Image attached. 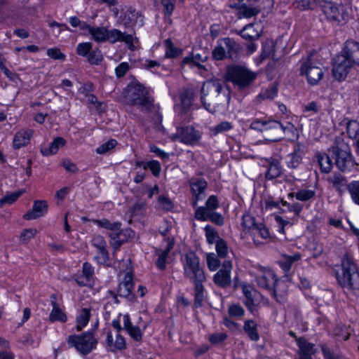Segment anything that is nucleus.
Returning <instances> with one entry per match:
<instances>
[{"instance_id": "obj_48", "label": "nucleus", "mask_w": 359, "mask_h": 359, "mask_svg": "<svg viewBox=\"0 0 359 359\" xmlns=\"http://www.w3.org/2000/svg\"><path fill=\"white\" fill-rule=\"evenodd\" d=\"M233 128L231 123L229 121H222L219 124L210 128L211 134L214 136L219 133L227 132Z\"/></svg>"}, {"instance_id": "obj_42", "label": "nucleus", "mask_w": 359, "mask_h": 359, "mask_svg": "<svg viewBox=\"0 0 359 359\" xmlns=\"http://www.w3.org/2000/svg\"><path fill=\"white\" fill-rule=\"evenodd\" d=\"M302 162V155L299 149L294 150L287 156L286 163L288 168H297Z\"/></svg>"}, {"instance_id": "obj_44", "label": "nucleus", "mask_w": 359, "mask_h": 359, "mask_svg": "<svg viewBox=\"0 0 359 359\" xmlns=\"http://www.w3.org/2000/svg\"><path fill=\"white\" fill-rule=\"evenodd\" d=\"M205 235L209 244L217 243L219 240H222L219 236L217 231L210 225H206L204 228Z\"/></svg>"}, {"instance_id": "obj_61", "label": "nucleus", "mask_w": 359, "mask_h": 359, "mask_svg": "<svg viewBox=\"0 0 359 359\" xmlns=\"http://www.w3.org/2000/svg\"><path fill=\"white\" fill-rule=\"evenodd\" d=\"M317 0H296L297 7L302 9H312L316 5Z\"/></svg>"}, {"instance_id": "obj_43", "label": "nucleus", "mask_w": 359, "mask_h": 359, "mask_svg": "<svg viewBox=\"0 0 359 359\" xmlns=\"http://www.w3.org/2000/svg\"><path fill=\"white\" fill-rule=\"evenodd\" d=\"M281 173V167L278 161H273L269 163L266 177L268 180H272L278 177Z\"/></svg>"}, {"instance_id": "obj_11", "label": "nucleus", "mask_w": 359, "mask_h": 359, "mask_svg": "<svg viewBox=\"0 0 359 359\" xmlns=\"http://www.w3.org/2000/svg\"><path fill=\"white\" fill-rule=\"evenodd\" d=\"M67 342L83 355L90 353L97 344L93 331L86 332L81 335H70L67 338Z\"/></svg>"}, {"instance_id": "obj_22", "label": "nucleus", "mask_w": 359, "mask_h": 359, "mask_svg": "<svg viewBox=\"0 0 359 359\" xmlns=\"http://www.w3.org/2000/svg\"><path fill=\"white\" fill-rule=\"evenodd\" d=\"M48 212V203L46 201L36 200L33 203L32 208L25 215L24 219L34 220L44 216Z\"/></svg>"}, {"instance_id": "obj_31", "label": "nucleus", "mask_w": 359, "mask_h": 359, "mask_svg": "<svg viewBox=\"0 0 359 359\" xmlns=\"http://www.w3.org/2000/svg\"><path fill=\"white\" fill-rule=\"evenodd\" d=\"M344 122L346 126V133L347 136L353 140L359 138V122L348 118L344 119Z\"/></svg>"}, {"instance_id": "obj_52", "label": "nucleus", "mask_w": 359, "mask_h": 359, "mask_svg": "<svg viewBox=\"0 0 359 359\" xmlns=\"http://www.w3.org/2000/svg\"><path fill=\"white\" fill-rule=\"evenodd\" d=\"M94 223L98 226L102 227L109 230L117 231L120 229L121 224L118 222L111 223L107 219L95 220Z\"/></svg>"}, {"instance_id": "obj_46", "label": "nucleus", "mask_w": 359, "mask_h": 359, "mask_svg": "<svg viewBox=\"0 0 359 359\" xmlns=\"http://www.w3.org/2000/svg\"><path fill=\"white\" fill-rule=\"evenodd\" d=\"M260 12V8L256 6H242L239 9V14L245 18H250L257 15Z\"/></svg>"}, {"instance_id": "obj_3", "label": "nucleus", "mask_w": 359, "mask_h": 359, "mask_svg": "<svg viewBox=\"0 0 359 359\" xmlns=\"http://www.w3.org/2000/svg\"><path fill=\"white\" fill-rule=\"evenodd\" d=\"M355 64L353 46H344L332 60V76L337 81H344Z\"/></svg>"}, {"instance_id": "obj_20", "label": "nucleus", "mask_w": 359, "mask_h": 359, "mask_svg": "<svg viewBox=\"0 0 359 359\" xmlns=\"http://www.w3.org/2000/svg\"><path fill=\"white\" fill-rule=\"evenodd\" d=\"M106 348L111 352H116L126 348L125 338L121 333L109 331L107 334Z\"/></svg>"}, {"instance_id": "obj_6", "label": "nucleus", "mask_w": 359, "mask_h": 359, "mask_svg": "<svg viewBox=\"0 0 359 359\" xmlns=\"http://www.w3.org/2000/svg\"><path fill=\"white\" fill-rule=\"evenodd\" d=\"M256 78V73L241 65H231L226 70L227 80L239 90L249 87Z\"/></svg>"}, {"instance_id": "obj_56", "label": "nucleus", "mask_w": 359, "mask_h": 359, "mask_svg": "<svg viewBox=\"0 0 359 359\" xmlns=\"http://www.w3.org/2000/svg\"><path fill=\"white\" fill-rule=\"evenodd\" d=\"M176 0H161L163 11L165 15L170 16L175 9Z\"/></svg>"}, {"instance_id": "obj_14", "label": "nucleus", "mask_w": 359, "mask_h": 359, "mask_svg": "<svg viewBox=\"0 0 359 359\" xmlns=\"http://www.w3.org/2000/svg\"><path fill=\"white\" fill-rule=\"evenodd\" d=\"M121 315L119 316V318ZM122 320L123 323V330L126 331L128 335L135 341L141 342L144 330L148 327L149 323L144 322L143 323H138L137 325H134L131 320L129 314L126 313L122 316Z\"/></svg>"}, {"instance_id": "obj_24", "label": "nucleus", "mask_w": 359, "mask_h": 359, "mask_svg": "<svg viewBox=\"0 0 359 359\" xmlns=\"http://www.w3.org/2000/svg\"><path fill=\"white\" fill-rule=\"evenodd\" d=\"M219 203L217 197L215 195H211L208 197L203 206H196L195 208L194 217L196 219L198 218L201 214H209L213 212L219 208Z\"/></svg>"}, {"instance_id": "obj_18", "label": "nucleus", "mask_w": 359, "mask_h": 359, "mask_svg": "<svg viewBox=\"0 0 359 359\" xmlns=\"http://www.w3.org/2000/svg\"><path fill=\"white\" fill-rule=\"evenodd\" d=\"M322 10L325 15L331 21L339 23L345 20L343 7L337 6L332 2H325L322 6Z\"/></svg>"}, {"instance_id": "obj_63", "label": "nucleus", "mask_w": 359, "mask_h": 359, "mask_svg": "<svg viewBox=\"0 0 359 359\" xmlns=\"http://www.w3.org/2000/svg\"><path fill=\"white\" fill-rule=\"evenodd\" d=\"M97 252L98 255L95 257L97 262L101 264H107L109 261V252L107 248L103 250H97Z\"/></svg>"}, {"instance_id": "obj_29", "label": "nucleus", "mask_w": 359, "mask_h": 359, "mask_svg": "<svg viewBox=\"0 0 359 359\" xmlns=\"http://www.w3.org/2000/svg\"><path fill=\"white\" fill-rule=\"evenodd\" d=\"M87 28L86 32L90 34L91 38L97 43L106 41L107 29L104 27H93L90 25H85Z\"/></svg>"}, {"instance_id": "obj_5", "label": "nucleus", "mask_w": 359, "mask_h": 359, "mask_svg": "<svg viewBox=\"0 0 359 359\" xmlns=\"http://www.w3.org/2000/svg\"><path fill=\"white\" fill-rule=\"evenodd\" d=\"M332 148L335 164L340 170L344 172L351 171L356 166L357 164L351 153L349 146L344 141L342 137H338L336 138Z\"/></svg>"}, {"instance_id": "obj_26", "label": "nucleus", "mask_w": 359, "mask_h": 359, "mask_svg": "<svg viewBox=\"0 0 359 359\" xmlns=\"http://www.w3.org/2000/svg\"><path fill=\"white\" fill-rule=\"evenodd\" d=\"M165 242L166 246L164 249H160L156 251V255L158 256L156 264L158 268L161 270L165 268L168 255L172 249L174 245L173 239L170 237L166 238Z\"/></svg>"}, {"instance_id": "obj_37", "label": "nucleus", "mask_w": 359, "mask_h": 359, "mask_svg": "<svg viewBox=\"0 0 359 359\" xmlns=\"http://www.w3.org/2000/svg\"><path fill=\"white\" fill-rule=\"evenodd\" d=\"M301 259L299 253H295L292 255H284L283 259L279 262V265L282 269L287 272L291 269L292 264Z\"/></svg>"}, {"instance_id": "obj_50", "label": "nucleus", "mask_w": 359, "mask_h": 359, "mask_svg": "<svg viewBox=\"0 0 359 359\" xmlns=\"http://www.w3.org/2000/svg\"><path fill=\"white\" fill-rule=\"evenodd\" d=\"M217 255L220 258H226L228 257L229 248L226 242L224 240H219L215 245Z\"/></svg>"}, {"instance_id": "obj_27", "label": "nucleus", "mask_w": 359, "mask_h": 359, "mask_svg": "<svg viewBox=\"0 0 359 359\" xmlns=\"http://www.w3.org/2000/svg\"><path fill=\"white\" fill-rule=\"evenodd\" d=\"M133 290V274L130 271L124 275V279L120 283L118 288V294L120 297H129Z\"/></svg>"}, {"instance_id": "obj_59", "label": "nucleus", "mask_w": 359, "mask_h": 359, "mask_svg": "<svg viewBox=\"0 0 359 359\" xmlns=\"http://www.w3.org/2000/svg\"><path fill=\"white\" fill-rule=\"evenodd\" d=\"M6 59L4 57L3 55L0 54V69L4 72V74L11 81H15L17 79V75L15 73L9 71L5 66Z\"/></svg>"}, {"instance_id": "obj_49", "label": "nucleus", "mask_w": 359, "mask_h": 359, "mask_svg": "<svg viewBox=\"0 0 359 359\" xmlns=\"http://www.w3.org/2000/svg\"><path fill=\"white\" fill-rule=\"evenodd\" d=\"M278 93V88L276 86L273 85L269 88L262 90L258 95L259 99L262 100H273Z\"/></svg>"}, {"instance_id": "obj_55", "label": "nucleus", "mask_w": 359, "mask_h": 359, "mask_svg": "<svg viewBox=\"0 0 359 359\" xmlns=\"http://www.w3.org/2000/svg\"><path fill=\"white\" fill-rule=\"evenodd\" d=\"M116 141L115 140H110L107 142L103 143L96 149V152L99 154H104L109 151L115 147L116 145Z\"/></svg>"}, {"instance_id": "obj_33", "label": "nucleus", "mask_w": 359, "mask_h": 359, "mask_svg": "<svg viewBox=\"0 0 359 359\" xmlns=\"http://www.w3.org/2000/svg\"><path fill=\"white\" fill-rule=\"evenodd\" d=\"M243 292L245 297L244 304L249 309H251V307L255 304V297L259 294L249 285L243 286Z\"/></svg>"}, {"instance_id": "obj_12", "label": "nucleus", "mask_w": 359, "mask_h": 359, "mask_svg": "<svg viewBox=\"0 0 359 359\" xmlns=\"http://www.w3.org/2000/svg\"><path fill=\"white\" fill-rule=\"evenodd\" d=\"M300 74L305 76L307 82L311 85H317L323 79L324 72L320 63L313 60V54H310L306 60L304 61L300 69Z\"/></svg>"}, {"instance_id": "obj_53", "label": "nucleus", "mask_w": 359, "mask_h": 359, "mask_svg": "<svg viewBox=\"0 0 359 359\" xmlns=\"http://www.w3.org/2000/svg\"><path fill=\"white\" fill-rule=\"evenodd\" d=\"M228 313L232 318H241L245 314V310L241 305L233 304L229 306Z\"/></svg>"}, {"instance_id": "obj_21", "label": "nucleus", "mask_w": 359, "mask_h": 359, "mask_svg": "<svg viewBox=\"0 0 359 359\" xmlns=\"http://www.w3.org/2000/svg\"><path fill=\"white\" fill-rule=\"evenodd\" d=\"M77 53L86 57L93 65H97L102 60V54L97 46H77Z\"/></svg>"}, {"instance_id": "obj_34", "label": "nucleus", "mask_w": 359, "mask_h": 359, "mask_svg": "<svg viewBox=\"0 0 359 359\" xmlns=\"http://www.w3.org/2000/svg\"><path fill=\"white\" fill-rule=\"evenodd\" d=\"M201 215L196 219L198 221L205 222L210 220L218 226H222L224 224V217L222 214L219 212H213L209 214H204V212H203V214Z\"/></svg>"}, {"instance_id": "obj_16", "label": "nucleus", "mask_w": 359, "mask_h": 359, "mask_svg": "<svg viewBox=\"0 0 359 359\" xmlns=\"http://www.w3.org/2000/svg\"><path fill=\"white\" fill-rule=\"evenodd\" d=\"M232 267L231 261L225 260L222 264L221 269L214 275V283L217 285L224 288L230 286L231 283V274Z\"/></svg>"}, {"instance_id": "obj_19", "label": "nucleus", "mask_w": 359, "mask_h": 359, "mask_svg": "<svg viewBox=\"0 0 359 359\" xmlns=\"http://www.w3.org/2000/svg\"><path fill=\"white\" fill-rule=\"evenodd\" d=\"M74 280L79 286L92 287L94 285V268L88 262H84L82 273L74 276Z\"/></svg>"}, {"instance_id": "obj_8", "label": "nucleus", "mask_w": 359, "mask_h": 359, "mask_svg": "<svg viewBox=\"0 0 359 359\" xmlns=\"http://www.w3.org/2000/svg\"><path fill=\"white\" fill-rule=\"evenodd\" d=\"M184 275L190 282L205 281L206 278L198 257L193 252L185 255L183 262Z\"/></svg>"}, {"instance_id": "obj_1", "label": "nucleus", "mask_w": 359, "mask_h": 359, "mask_svg": "<svg viewBox=\"0 0 359 359\" xmlns=\"http://www.w3.org/2000/svg\"><path fill=\"white\" fill-rule=\"evenodd\" d=\"M222 83L217 80H208L203 83L201 88V102L206 110L216 113L224 108L229 103V94L222 93Z\"/></svg>"}, {"instance_id": "obj_13", "label": "nucleus", "mask_w": 359, "mask_h": 359, "mask_svg": "<svg viewBox=\"0 0 359 359\" xmlns=\"http://www.w3.org/2000/svg\"><path fill=\"white\" fill-rule=\"evenodd\" d=\"M174 141L180 142L187 145L197 144L201 138V133L193 126H182L177 128L176 133L171 137Z\"/></svg>"}, {"instance_id": "obj_57", "label": "nucleus", "mask_w": 359, "mask_h": 359, "mask_svg": "<svg viewBox=\"0 0 359 359\" xmlns=\"http://www.w3.org/2000/svg\"><path fill=\"white\" fill-rule=\"evenodd\" d=\"M109 236L111 237V245L115 249L119 248L123 243L126 242V238L120 236L119 232H112Z\"/></svg>"}, {"instance_id": "obj_28", "label": "nucleus", "mask_w": 359, "mask_h": 359, "mask_svg": "<svg viewBox=\"0 0 359 359\" xmlns=\"http://www.w3.org/2000/svg\"><path fill=\"white\" fill-rule=\"evenodd\" d=\"M127 12L123 18V23L126 27H130L133 25L142 26L143 24V17L135 9L131 7L127 8Z\"/></svg>"}, {"instance_id": "obj_60", "label": "nucleus", "mask_w": 359, "mask_h": 359, "mask_svg": "<svg viewBox=\"0 0 359 359\" xmlns=\"http://www.w3.org/2000/svg\"><path fill=\"white\" fill-rule=\"evenodd\" d=\"M147 168L151 171L154 176H158L161 170L159 162L155 160L147 162L146 169Z\"/></svg>"}, {"instance_id": "obj_36", "label": "nucleus", "mask_w": 359, "mask_h": 359, "mask_svg": "<svg viewBox=\"0 0 359 359\" xmlns=\"http://www.w3.org/2000/svg\"><path fill=\"white\" fill-rule=\"evenodd\" d=\"M90 318V311L88 309H81L76 316V330H81L85 327Z\"/></svg>"}, {"instance_id": "obj_17", "label": "nucleus", "mask_w": 359, "mask_h": 359, "mask_svg": "<svg viewBox=\"0 0 359 359\" xmlns=\"http://www.w3.org/2000/svg\"><path fill=\"white\" fill-rule=\"evenodd\" d=\"M106 41L111 43L116 42H123L128 45H133V43H138L139 40L132 34H128L126 32H122L117 29H107V34Z\"/></svg>"}, {"instance_id": "obj_58", "label": "nucleus", "mask_w": 359, "mask_h": 359, "mask_svg": "<svg viewBox=\"0 0 359 359\" xmlns=\"http://www.w3.org/2000/svg\"><path fill=\"white\" fill-rule=\"evenodd\" d=\"M228 55H229V57H231L229 50L226 52L223 46H216L212 50L213 57L216 60H222L228 57Z\"/></svg>"}, {"instance_id": "obj_41", "label": "nucleus", "mask_w": 359, "mask_h": 359, "mask_svg": "<svg viewBox=\"0 0 359 359\" xmlns=\"http://www.w3.org/2000/svg\"><path fill=\"white\" fill-rule=\"evenodd\" d=\"M241 36L248 41H253L258 39L259 34L258 31L255 30L253 25L250 24L241 30Z\"/></svg>"}, {"instance_id": "obj_23", "label": "nucleus", "mask_w": 359, "mask_h": 359, "mask_svg": "<svg viewBox=\"0 0 359 359\" xmlns=\"http://www.w3.org/2000/svg\"><path fill=\"white\" fill-rule=\"evenodd\" d=\"M34 130L29 128H23L18 131L13 139V147L19 149L29 144Z\"/></svg>"}, {"instance_id": "obj_30", "label": "nucleus", "mask_w": 359, "mask_h": 359, "mask_svg": "<svg viewBox=\"0 0 359 359\" xmlns=\"http://www.w3.org/2000/svg\"><path fill=\"white\" fill-rule=\"evenodd\" d=\"M243 330L251 341H257L259 340L257 324L253 320H246L244 321Z\"/></svg>"}, {"instance_id": "obj_9", "label": "nucleus", "mask_w": 359, "mask_h": 359, "mask_svg": "<svg viewBox=\"0 0 359 359\" xmlns=\"http://www.w3.org/2000/svg\"><path fill=\"white\" fill-rule=\"evenodd\" d=\"M242 226L252 237L255 243H260L259 238L267 239L270 236L269 229L262 222H257L250 213H245L242 218Z\"/></svg>"}, {"instance_id": "obj_62", "label": "nucleus", "mask_w": 359, "mask_h": 359, "mask_svg": "<svg viewBox=\"0 0 359 359\" xmlns=\"http://www.w3.org/2000/svg\"><path fill=\"white\" fill-rule=\"evenodd\" d=\"M36 233L37 230L36 229H25L22 231L20 238L27 243L33 238Z\"/></svg>"}, {"instance_id": "obj_2", "label": "nucleus", "mask_w": 359, "mask_h": 359, "mask_svg": "<svg viewBox=\"0 0 359 359\" xmlns=\"http://www.w3.org/2000/svg\"><path fill=\"white\" fill-rule=\"evenodd\" d=\"M336 278L340 285L355 295H359V273L353 260L345 255L341 267L336 271Z\"/></svg>"}, {"instance_id": "obj_40", "label": "nucleus", "mask_w": 359, "mask_h": 359, "mask_svg": "<svg viewBox=\"0 0 359 359\" xmlns=\"http://www.w3.org/2000/svg\"><path fill=\"white\" fill-rule=\"evenodd\" d=\"M316 158L323 172L328 173L330 172L332 164L328 155L326 154H318L316 155Z\"/></svg>"}, {"instance_id": "obj_54", "label": "nucleus", "mask_w": 359, "mask_h": 359, "mask_svg": "<svg viewBox=\"0 0 359 359\" xmlns=\"http://www.w3.org/2000/svg\"><path fill=\"white\" fill-rule=\"evenodd\" d=\"M227 338L228 335L224 332H215L208 336L209 341L213 345L222 344Z\"/></svg>"}, {"instance_id": "obj_32", "label": "nucleus", "mask_w": 359, "mask_h": 359, "mask_svg": "<svg viewBox=\"0 0 359 359\" xmlns=\"http://www.w3.org/2000/svg\"><path fill=\"white\" fill-rule=\"evenodd\" d=\"M66 144V141L64 138L57 137L53 140L48 148H43L41 149V153L44 156H50L57 153L59 149L62 147Z\"/></svg>"}, {"instance_id": "obj_38", "label": "nucleus", "mask_w": 359, "mask_h": 359, "mask_svg": "<svg viewBox=\"0 0 359 359\" xmlns=\"http://www.w3.org/2000/svg\"><path fill=\"white\" fill-rule=\"evenodd\" d=\"M328 182L332 184V186L339 192H342L344 188L346 186V178L339 173H335L328 178Z\"/></svg>"}, {"instance_id": "obj_47", "label": "nucleus", "mask_w": 359, "mask_h": 359, "mask_svg": "<svg viewBox=\"0 0 359 359\" xmlns=\"http://www.w3.org/2000/svg\"><path fill=\"white\" fill-rule=\"evenodd\" d=\"M347 189L353 201L359 205V181H353L347 185Z\"/></svg>"}, {"instance_id": "obj_35", "label": "nucleus", "mask_w": 359, "mask_h": 359, "mask_svg": "<svg viewBox=\"0 0 359 359\" xmlns=\"http://www.w3.org/2000/svg\"><path fill=\"white\" fill-rule=\"evenodd\" d=\"M51 305L53 306L52 311L50 313V320L52 322L54 321H60L65 322L67 320V316L65 313L60 308L59 305L56 303L55 301H51Z\"/></svg>"}, {"instance_id": "obj_39", "label": "nucleus", "mask_w": 359, "mask_h": 359, "mask_svg": "<svg viewBox=\"0 0 359 359\" xmlns=\"http://www.w3.org/2000/svg\"><path fill=\"white\" fill-rule=\"evenodd\" d=\"M316 195V192L313 189H304L297 191L295 193H290L289 197H295L297 200L301 201H307L313 198Z\"/></svg>"}, {"instance_id": "obj_45", "label": "nucleus", "mask_w": 359, "mask_h": 359, "mask_svg": "<svg viewBox=\"0 0 359 359\" xmlns=\"http://www.w3.org/2000/svg\"><path fill=\"white\" fill-rule=\"evenodd\" d=\"M205 281L191 282L195 286V304L201 306L204 299V287L203 283Z\"/></svg>"}, {"instance_id": "obj_64", "label": "nucleus", "mask_w": 359, "mask_h": 359, "mask_svg": "<svg viewBox=\"0 0 359 359\" xmlns=\"http://www.w3.org/2000/svg\"><path fill=\"white\" fill-rule=\"evenodd\" d=\"M182 53V50L178 46H167L165 56L169 58L178 57Z\"/></svg>"}, {"instance_id": "obj_10", "label": "nucleus", "mask_w": 359, "mask_h": 359, "mask_svg": "<svg viewBox=\"0 0 359 359\" xmlns=\"http://www.w3.org/2000/svg\"><path fill=\"white\" fill-rule=\"evenodd\" d=\"M126 99L130 104L143 110H149L152 104L145 88L140 83L128 87Z\"/></svg>"}, {"instance_id": "obj_51", "label": "nucleus", "mask_w": 359, "mask_h": 359, "mask_svg": "<svg viewBox=\"0 0 359 359\" xmlns=\"http://www.w3.org/2000/svg\"><path fill=\"white\" fill-rule=\"evenodd\" d=\"M215 253H208L206 255L207 266L210 271H215L220 265V261Z\"/></svg>"}, {"instance_id": "obj_25", "label": "nucleus", "mask_w": 359, "mask_h": 359, "mask_svg": "<svg viewBox=\"0 0 359 359\" xmlns=\"http://www.w3.org/2000/svg\"><path fill=\"white\" fill-rule=\"evenodd\" d=\"M297 342L299 347V359H312L311 356L316 352L314 344L303 337L297 339Z\"/></svg>"}, {"instance_id": "obj_4", "label": "nucleus", "mask_w": 359, "mask_h": 359, "mask_svg": "<svg viewBox=\"0 0 359 359\" xmlns=\"http://www.w3.org/2000/svg\"><path fill=\"white\" fill-rule=\"evenodd\" d=\"M264 128L266 135L271 137L270 140L273 142L283 139L292 141L298 137L295 126L290 122L281 123L270 119L266 121Z\"/></svg>"}, {"instance_id": "obj_15", "label": "nucleus", "mask_w": 359, "mask_h": 359, "mask_svg": "<svg viewBox=\"0 0 359 359\" xmlns=\"http://www.w3.org/2000/svg\"><path fill=\"white\" fill-rule=\"evenodd\" d=\"M189 184L191 193V203L193 207H196L199 201H203L205 197V190L208 187L206 180L201 177L191 178Z\"/></svg>"}, {"instance_id": "obj_7", "label": "nucleus", "mask_w": 359, "mask_h": 359, "mask_svg": "<svg viewBox=\"0 0 359 359\" xmlns=\"http://www.w3.org/2000/svg\"><path fill=\"white\" fill-rule=\"evenodd\" d=\"M256 282L257 285L269 291L273 295L276 299L280 302H285V297L282 295L278 296V282L274 272L269 269L264 268L262 266H258L256 268Z\"/></svg>"}]
</instances>
